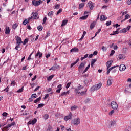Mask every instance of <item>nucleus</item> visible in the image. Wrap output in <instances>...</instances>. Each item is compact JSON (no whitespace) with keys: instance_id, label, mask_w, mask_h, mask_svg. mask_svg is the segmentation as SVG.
Instances as JSON below:
<instances>
[{"instance_id":"obj_1","label":"nucleus","mask_w":131,"mask_h":131,"mask_svg":"<svg viewBox=\"0 0 131 131\" xmlns=\"http://www.w3.org/2000/svg\"><path fill=\"white\" fill-rule=\"evenodd\" d=\"M113 62V61L111 60V61H108L106 62V66L107 67V71L106 72V74H109L110 73V71H111V70H112V69H114V68H116V67H119V66H114V67H111ZM110 67H111V68L109 69Z\"/></svg>"},{"instance_id":"obj_2","label":"nucleus","mask_w":131,"mask_h":131,"mask_svg":"<svg viewBox=\"0 0 131 131\" xmlns=\"http://www.w3.org/2000/svg\"><path fill=\"white\" fill-rule=\"evenodd\" d=\"M102 85L103 84H102V83H99V84L94 85L91 88V91L95 92V91H98V90H100V89L102 88Z\"/></svg>"},{"instance_id":"obj_3","label":"nucleus","mask_w":131,"mask_h":131,"mask_svg":"<svg viewBox=\"0 0 131 131\" xmlns=\"http://www.w3.org/2000/svg\"><path fill=\"white\" fill-rule=\"evenodd\" d=\"M86 92H88V90L86 89H84V90L83 89L82 90H75V93L76 94H78L79 95V96H83V95H85V94H86Z\"/></svg>"},{"instance_id":"obj_4","label":"nucleus","mask_w":131,"mask_h":131,"mask_svg":"<svg viewBox=\"0 0 131 131\" xmlns=\"http://www.w3.org/2000/svg\"><path fill=\"white\" fill-rule=\"evenodd\" d=\"M80 119L79 118H76L74 119L72 122V124L76 126H77V125H78V124H80Z\"/></svg>"},{"instance_id":"obj_5","label":"nucleus","mask_w":131,"mask_h":131,"mask_svg":"<svg viewBox=\"0 0 131 131\" xmlns=\"http://www.w3.org/2000/svg\"><path fill=\"white\" fill-rule=\"evenodd\" d=\"M37 16H38V13L32 12V16L29 18V20H31V19H32L33 20H34V19H38Z\"/></svg>"},{"instance_id":"obj_6","label":"nucleus","mask_w":131,"mask_h":131,"mask_svg":"<svg viewBox=\"0 0 131 131\" xmlns=\"http://www.w3.org/2000/svg\"><path fill=\"white\" fill-rule=\"evenodd\" d=\"M111 105L112 109L114 110H117V108H118V104L115 101H112Z\"/></svg>"},{"instance_id":"obj_7","label":"nucleus","mask_w":131,"mask_h":131,"mask_svg":"<svg viewBox=\"0 0 131 131\" xmlns=\"http://www.w3.org/2000/svg\"><path fill=\"white\" fill-rule=\"evenodd\" d=\"M43 2L41 0L36 1L34 0L32 1V4L35 6V7H37V6H39L40 4H42Z\"/></svg>"},{"instance_id":"obj_8","label":"nucleus","mask_w":131,"mask_h":131,"mask_svg":"<svg viewBox=\"0 0 131 131\" xmlns=\"http://www.w3.org/2000/svg\"><path fill=\"white\" fill-rule=\"evenodd\" d=\"M131 26H128L127 28L122 29L121 31L120 32L121 33H125L130 29Z\"/></svg>"},{"instance_id":"obj_9","label":"nucleus","mask_w":131,"mask_h":131,"mask_svg":"<svg viewBox=\"0 0 131 131\" xmlns=\"http://www.w3.org/2000/svg\"><path fill=\"white\" fill-rule=\"evenodd\" d=\"M37 121V120L36 118H34L33 120H30L28 122L27 124L28 125H30V124H32L33 125L34 124H35V123H36Z\"/></svg>"},{"instance_id":"obj_10","label":"nucleus","mask_w":131,"mask_h":131,"mask_svg":"<svg viewBox=\"0 0 131 131\" xmlns=\"http://www.w3.org/2000/svg\"><path fill=\"white\" fill-rule=\"evenodd\" d=\"M72 118V113H70L69 115L66 116L64 117V120L65 121H67L68 120H69V119H71Z\"/></svg>"},{"instance_id":"obj_11","label":"nucleus","mask_w":131,"mask_h":131,"mask_svg":"<svg viewBox=\"0 0 131 131\" xmlns=\"http://www.w3.org/2000/svg\"><path fill=\"white\" fill-rule=\"evenodd\" d=\"M16 44L21 45V43H23V41H22V39H21V37L19 36H16Z\"/></svg>"},{"instance_id":"obj_12","label":"nucleus","mask_w":131,"mask_h":131,"mask_svg":"<svg viewBox=\"0 0 131 131\" xmlns=\"http://www.w3.org/2000/svg\"><path fill=\"white\" fill-rule=\"evenodd\" d=\"M112 82H113V79H112V77L108 78V79L107 81V84L108 86H110L111 85H112Z\"/></svg>"},{"instance_id":"obj_13","label":"nucleus","mask_w":131,"mask_h":131,"mask_svg":"<svg viewBox=\"0 0 131 131\" xmlns=\"http://www.w3.org/2000/svg\"><path fill=\"white\" fill-rule=\"evenodd\" d=\"M87 7H89L90 10H93L94 9V4H93V2L90 1L87 4Z\"/></svg>"},{"instance_id":"obj_14","label":"nucleus","mask_w":131,"mask_h":131,"mask_svg":"<svg viewBox=\"0 0 131 131\" xmlns=\"http://www.w3.org/2000/svg\"><path fill=\"white\" fill-rule=\"evenodd\" d=\"M119 69L120 71H124L126 69V67L124 64H121L119 67Z\"/></svg>"},{"instance_id":"obj_15","label":"nucleus","mask_w":131,"mask_h":131,"mask_svg":"<svg viewBox=\"0 0 131 131\" xmlns=\"http://www.w3.org/2000/svg\"><path fill=\"white\" fill-rule=\"evenodd\" d=\"M11 33V29H10L9 27L7 26L5 28V34H10Z\"/></svg>"},{"instance_id":"obj_16","label":"nucleus","mask_w":131,"mask_h":131,"mask_svg":"<svg viewBox=\"0 0 131 131\" xmlns=\"http://www.w3.org/2000/svg\"><path fill=\"white\" fill-rule=\"evenodd\" d=\"M57 89L56 91V93H58V94H60L61 93V90H62V84H59L57 86Z\"/></svg>"},{"instance_id":"obj_17","label":"nucleus","mask_w":131,"mask_h":131,"mask_svg":"<svg viewBox=\"0 0 131 131\" xmlns=\"http://www.w3.org/2000/svg\"><path fill=\"white\" fill-rule=\"evenodd\" d=\"M100 20L101 21H105L107 20V16H105L104 15H101Z\"/></svg>"},{"instance_id":"obj_18","label":"nucleus","mask_w":131,"mask_h":131,"mask_svg":"<svg viewBox=\"0 0 131 131\" xmlns=\"http://www.w3.org/2000/svg\"><path fill=\"white\" fill-rule=\"evenodd\" d=\"M83 88L84 86L83 85L79 84L78 87L75 89V91H80V90H83Z\"/></svg>"},{"instance_id":"obj_19","label":"nucleus","mask_w":131,"mask_h":131,"mask_svg":"<svg viewBox=\"0 0 131 131\" xmlns=\"http://www.w3.org/2000/svg\"><path fill=\"white\" fill-rule=\"evenodd\" d=\"M38 56H39V58H41L42 57V53H40L39 50L38 51L37 54L35 55L36 57H38Z\"/></svg>"},{"instance_id":"obj_20","label":"nucleus","mask_w":131,"mask_h":131,"mask_svg":"<svg viewBox=\"0 0 131 131\" xmlns=\"http://www.w3.org/2000/svg\"><path fill=\"white\" fill-rule=\"evenodd\" d=\"M118 58L119 60H124L125 59V56L123 55V54H120L118 56Z\"/></svg>"},{"instance_id":"obj_21","label":"nucleus","mask_w":131,"mask_h":131,"mask_svg":"<svg viewBox=\"0 0 131 131\" xmlns=\"http://www.w3.org/2000/svg\"><path fill=\"white\" fill-rule=\"evenodd\" d=\"M95 26H96V21H93L90 25V29L92 30V29L94 28Z\"/></svg>"},{"instance_id":"obj_22","label":"nucleus","mask_w":131,"mask_h":131,"mask_svg":"<svg viewBox=\"0 0 131 131\" xmlns=\"http://www.w3.org/2000/svg\"><path fill=\"white\" fill-rule=\"evenodd\" d=\"M85 64L86 63L84 62H82L78 67V69H82V68H83L84 66H85Z\"/></svg>"},{"instance_id":"obj_23","label":"nucleus","mask_w":131,"mask_h":131,"mask_svg":"<svg viewBox=\"0 0 131 131\" xmlns=\"http://www.w3.org/2000/svg\"><path fill=\"white\" fill-rule=\"evenodd\" d=\"M131 16L129 14H126L125 17V19L121 20V22H124L125 20H127V19H129L130 18Z\"/></svg>"},{"instance_id":"obj_24","label":"nucleus","mask_w":131,"mask_h":131,"mask_svg":"<svg viewBox=\"0 0 131 131\" xmlns=\"http://www.w3.org/2000/svg\"><path fill=\"white\" fill-rule=\"evenodd\" d=\"M67 23H68V20H63L62 21V24H61V27H63V26H65V25H66V24H67Z\"/></svg>"},{"instance_id":"obj_25","label":"nucleus","mask_w":131,"mask_h":131,"mask_svg":"<svg viewBox=\"0 0 131 131\" xmlns=\"http://www.w3.org/2000/svg\"><path fill=\"white\" fill-rule=\"evenodd\" d=\"M120 28H118L116 31L113 32V34H111V35H115V34H118L119 33Z\"/></svg>"},{"instance_id":"obj_26","label":"nucleus","mask_w":131,"mask_h":131,"mask_svg":"<svg viewBox=\"0 0 131 131\" xmlns=\"http://www.w3.org/2000/svg\"><path fill=\"white\" fill-rule=\"evenodd\" d=\"M79 61V58H78L74 63H72L71 64V68H72L74 66V65H76L78 62Z\"/></svg>"},{"instance_id":"obj_27","label":"nucleus","mask_w":131,"mask_h":131,"mask_svg":"<svg viewBox=\"0 0 131 131\" xmlns=\"http://www.w3.org/2000/svg\"><path fill=\"white\" fill-rule=\"evenodd\" d=\"M70 92L69 91H68L66 92H62L61 93L60 96H65L66 95H69Z\"/></svg>"},{"instance_id":"obj_28","label":"nucleus","mask_w":131,"mask_h":131,"mask_svg":"<svg viewBox=\"0 0 131 131\" xmlns=\"http://www.w3.org/2000/svg\"><path fill=\"white\" fill-rule=\"evenodd\" d=\"M88 17H89V15H85L80 17V20H86L88 19Z\"/></svg>"},{"instance_id":"obj_29","label":"nucleus","mask_w":131,"mask_h":131,"mask_svg":"<svg viewBox=\"0 0 131 131\" xmlns=\"http://www.w3.org/2000/svg\"><path fill=\"white\" fill-rule=\"evenodd\" d=\"M97 62V59H93L91 61V67H93L94 66V64Z\"/></svg>"},{"instance_id":"obj_30","label":"nucleus","mask_w":131,"mask_h":131,"mask_svg":"<svg viewBox=\"0 0 131 131\" xmlns=\"http://www.w3.org/2000/svg\"><path fill=\"white\" fill-rule=\"evenodd\" d=\"M53 15H54V12L51 11L48 13V16L50 17V18H52V17H53Z\"/></svg>"},{"instance_id":"obj_31","label":"nucleus","mask_w":131,"mask_h":131,"mask_svg":"<svg viewBox=\"0 0 131 131\" xmlns=\"http://www.w3.org/2000/svg\"><path fill=\"white\" fill-rule=\"evenodd\" d=\"M78 51H79V50L76 47L73 48L71 50V52H78Z\"/></svg>"},{"instance_id":"obj_32","label":"nucleus","mask_w":131,"mask_h":131,"mask_svg":"<svg viewBox=\"0 0 131 131\" xmlns=\"http://www.w3.org/2000/svg\"><path fill=\"white\" fill-rule=\"evenodd\" d=\"M30 19H29V18H28V19H25L23 22V24H24V25H26V24H27V23H29V20Z\"/></svg>"},{"instance_id":"obj_33","label":"nucleus","mask_w":131,"mask_h":131,"mask_svg":"<svg viewBox=\"0 0 131 131\" xmlns=\"http://www.w3.org/2000/svg\"><path fill=\"white\" fill-rule=\"evenodd\" d=\"M90 66H91V64L89 63V65L86 67L85 69L83 72V73H85V72H86V71H88V70H89Z\"/></svg>"},{"instance_id":"obj_34","label":"nucleus","mask_w":131,"mask_h":131,"mask_svg":"<svg viewBox=\"0 0 131 131\" xmlns=\"http://www.w3.org/2000/svg\"><path fill=\"white\" fill-rule=\"evenodd\" d=\"M54 76H55V75H52L51 76H49L47 78V80H48L49 81H50V80H52V79H53V78H54Z\"/></svg>"},{"instance_id":"obj_35","label":"nucleus","mask_w":131,"mask_h":131,"mask_svg":"<svg viewBox=\"0 0 131 131\" xmlns=\"http://www.w3.org/2000/svg\"><path fill=\"white\" fill-rule=\"evenodd\" d=\"M84 3H82L79 5V9H81L84 7Z\"/></svg>"},{"instance_id":"obj_36","label":"nucleus","mask_w":131,"mask_h":131,"mask_svg":"<svg viewBox=\"0 0 131 131\" xmlns=\"http://www.w3.org/2000/svg\"><path fill=\"white\" fill-rule=\"evenodd\" d=\"M41 100V97H39V98L36 99V100L34 101V103H37V102H39V101H40Z\"/></svg>"},{"instance_id":"obj_37","label":"nucleus","mask_w":131,"mask_h":131,"mask_svg":"<svg viewBox=\"0 0 131 131\" xmlns=\"http://www.w3.org/2000/svg\"><path fill=\"white\" fill-rule=\"evenodd\" d=\"M18 23H15V24H13L12 25V28H13V29H16V28L18 27Z\"/></svg>"},{"instance_id":"obj_38","label":"nucleus","mask_w":131,"mask_h":131,"mask_svg":"<svg viewBox=\"0 0 131 131\" xmlns=\"http://www.w3.org/2000/svg\"><path fill=\"white\" fill-rule=\"evenodd\" d=\"M77 106H75V105H74V106H72L71 107V110L72 111H74V110H77Z\"/></svg>"},{"instance_id":"obj_39","label":"nucleus","mask_w":131,"mask_h":131,"mask_svg":"<svg viewBox=\"0 0 131 131\" xmlns=\"http://www.w3.org/2000/svg\"><path fill=\"white\" fill-rule=\"evenodd\" d=\"M23 91H24V87L23 86L21 89H19L17 91V93H23Z\"/></svg>"},{"instance_id":"obj_40","label":"nucleus","mask_w":131,"mask_h":131,"mask_svg":"<svg viewBox=\"0 0 131 131\" xmlns=\"http://www.w3.org/2000/svg\"><path fill=\"white\" fill-rule=\"evenodd\" d=\"M43 117L44 119H45V120H47V119H48V118H49V115L45 114L43 115Z\"/></svg>"},{"instance_id":"obj_41","label":"nucleus","mask_w":131,"mask_h":131,"mask_svg":"<svg viewBox=\"0 0 131 131\" xmlns=\"http://www.w3.org/2000/svg\"><path fill=\"white\" fill-rule=\"evenodd\" d=\"M37 97V95H36V94H32L31 96L32 99H35V98H36Z\"/></svg>"},{"instance_id":"obj_42","label":"nucleus","mask_w":131,"mask_h":131,"mask_svg":"<svg viewBox=\"0 0 131 131\" xmlns=\"http://www.w3.org/2000/svg\"><path fill=\"white\" fill-rule=\"evenodd\" d=\"M114 110H112L111 112H109L108 115H110V116H111L114 113Z\"/></svg>"},{"instance_id":"obj_43","label":"nucleus","mask_w":131,"mask_h":131,"mask_svg":"<svg viewBox=\"0 0 131 131\" xmlns=\"http://www.w3.org/2000/svg\"><path fill=\"white\" fill-rule=\"evenodd\" d=\"M16 124V123L15 122H13L11 124H8V126L11 127V126H13Z\"/></svg>"},{"instance_id":"obj_44","label":"nucleus","mask_w":131,"mask_h":131,"mask_svg":"<svg viewBox=\"0 0 131 131\" xmlns=\"http://www.w3.org/2000/svg\"><path fill=\"white\" fill-rule=\"evenodd\" d=\"M32 54H33V52H32L31 54L29 56L28 58V61H30V60H31V56H32Z\"/></svg>"},{"instance_id":"obj_45","label":"nucleus","mask_w":131,"mask_h":131,"mask_svg":"<svg viewBox=\"0 0 131 131\" xmlns=\"http://www.w3.org/2000/svg\"><path fill=\"white\" fill-rule=\"evenodd\" d=\"M10 126H9V124L7 125L6 126H5L4 128H3L4 130H8V128H9Z\"/></svg>"},{"instance_id":"obj_46","label":"nucleus","mask_w":131,"mask_h":131,"mask_svg":"<svg viewBox=\"0 0 131 131\" xmlns=\"http://www.w3.org/2000/svg\"><path fill=\"white\" fill-rule=\"evenodd\" d=\"M85 34H86V31H84L83 33V35L81 38V39H83V37H84V36H85Z\"/></svg>"},{"instance_id":"obj_47","label":"nucleus","mask_w":131,"mask_h":131,"mask_svg":"<svg viewBox=\"0 0 131 131\" xmlns=\"http://www.w3.org/2000/svg\"><path fill=\"white\" fill-rule=\"evenodd\" d=\"M62 11H63V9H60L57 11V13H56V15H58V14H60V13H62Z\"/></svg>"},{"instance_id":"obj_48","label":"nucleus","mask_w":131,"mask_h":131,"mask_svg":"<svg viewBox=\"0 0 131 131\" xmlns=\"http://www.w3.org/2000/svg\"><path fill=\"white\" fill-rule=\"evenodd\" d=\"M45 104L43 103H41L38 105V108H41V107H43Z\"/></svg>"},{"instance_id":"obj_49","label":"nucleus","mask_w":131,"mask_h":131,"mask_svg":"<svg viewBox=\"0 0 131 131\" xmlns=\"http://www.w3.org/2000/svg\"><path fill=\"white\" fill-rule=\"evenodd\" d=\"M106 26H109L110 25H111V21H107L106 23Z\"/></svg>"},{"instance_id":"obj_50","label":"nucleus","mask_w":131,"mask_h":131,"mask_svg":"<svg viewBox=\"0 0 131 131\" xmlns=\"http://www.w3.org/2000/svg\"><path fill=\"white\" fill-rule=\"evenodd\" d=\"M27 42H28V39L26 38L25 39L24 41L23 42V44L24 45H25V44L27 43Z\"/></svg>"},{"instance_id":"obj_51","label":"nucleus","mask_w":131,"mask_h":131,"mask_svg":"<svg viewBox=\"0 0 131 131\" xmlns=\"http://www.w3.org/2000/svg\"><path fill=\"white\" fill-rule=\"evenodd\" d=\"M38 30H39L40 31H41L42 30V26H39L38 27Z\"/></svg>"},{"instance_id":"obj_52","label":"nucleus","mask_w":131,"mask_h":131,"mask_svg":"<svg viewBox=\"0 0 131 131\" xmlns=\"http://www.w3.org/2000/svg\"><path fill=\"white\" fill-rule=\"evenodd\" d=\"M115 53V51L112 50L111 51V54H110V56H113V55H114V53Z\"/></svg>"},{"instance_id":"obj_53","label":"nucleus","mask_w":131,"mask_h":131,"mask_svg":"<svg viewBox=\"0 0 131 131\" xmlns=\"http://www.w3.org/2000/svg\"><path fill=\"white\" fill-rule=\"evenodd\" d=\"M16 45H16V46L15 47V50L18 51V49H19V48H20V45L21 44H16Z\"/></svg>"},{"instance_id":"obj_54","label":"nucleus","mask_w":131,"mask_h":131,"mask_svg":"<svg viewBox=\"0 0 131 131\" xmlns=\"http://www.w3.org/2000/svg\"><path fill=\"white\" fill-rule=\"evenodd\" d=\"M102 50L103 51H107V48L105 47V46H102Z\"/></svg>"},{"instance_id":"obj_55","label":"nucleus","mask_w":131,"mask_h":131,"mask_svg":"<svg viewBox=\"0 0 131 131\" xmlns=\"http://www.w3.org/2000/svg\"><path fill=\"white\" fill-rule=\"evenodd\" d=\"M11 85L15 86L16 85V81H12L11 83Z\"/></svg>"},{"instance_id":"obj_56","label":"nucleus","mask_w":131,"mask_h":131,"mask_svg":"<svg viewBox=\"0 0 131 131\" xmlns=\"http://www.w3.org/2000/svg\"><path fill=\"white\" fill-rule=\"evenodd\" d=\"M60 127H61V129L62 131L65 130V126H64L61 125V126H60Z\"/></svg>"},{"instance_id":"obj_57","label":"nucleus","mask_w":131,"mask_h":131,"mask_svg":"<svg viewBox=\"0 0 131 131\" xmlns=\"http://www.w3.org/2000/svg\"><path fill=\"white\" fill-rule=\"evenodd\" d=\"M115 123H116V122H115V121H112L111 122V125H114Z\"/></svg>"},{"instance_id":"obj_58","label":"nucleus","mask_w":131,"mask_h":131,"mask_svg":"<svg viewBox=\"0 0 131 131\" xmlns=\"http://www.w3.org/2000/svg\"><path fill=\"white\" fill-rule=\"evenodd\" d=\"M50 96V94H47L46 96H45V98H44V99L45 100H47V99H48V98H49V96Z\"/></svg>"},{"instance_id":"obj_59","label":"nucleus","mask_w":131,"mask_h":131,"mask_svg":"<svg viewBox=\"0 0 131 131\" xmlns=\"http://www.w3.org/2000/svg\"><path fill=\"white\" fill-rule=\"evenodd\" d=\"M49 70H56V67H52L50 69H49Z\"/></svg>"},{"instance_id":"obj_60","label":"nucleus","mask_w":131,"mask_h":131,"mask_svg":"<svg viewBox=\"0 0 131 131\" xmlns=\"http://www.w3.org/2000/svg\"><path fill=\"white\" fill-rule=\"evenodd\" d=\"M47 22V17H45L43 19V24H45Z\"/></svg>"},{"instance_id":"obj_61","label":"nucleus","mask_w":131,"mask_h":131,"mask_svg":"<svg viewBox=\"0 0 131 131\" xmlns=\"http://www.w3.org/2000/svg\"><path fill=\"white\" fill-rule=\"evenodd\" d=\"M3 116H4V117H6L7 116V115H8V114L7 113H6V112H4L2 114Z\"/></svg>"},{"instance_id":"obj_62","label":"nucleus","mask_w":131,"mask_h":131,"mask_svg":"<svg viewBox=\"0 0 131 131\" xmlns=\"http://www.w3.org/2000/svg\"><path fill=\"white\" fill-rule=\"evenodd\" d=\"M71 84V83L70 82L68 83L66 86L67 89H68V88L70 86Z\"/></svg>"},{"instance_id":"obj_63","label":"nucleus","mask_w":131,"mask_h":131,"mask_svg":"<svg viewBox=\"0 0 131 131\" xmlns=\"http://www.w3.org/2000/svg\"><path fill=\"white\" fill-rule=\"evenodd\" d=\"M89 13H91V10L85 11L84 13V15H86V14H89Z\"/></svg>"},{"instance_id":"obj_64","label":"nucleus","mask_w":131,"mask_h":131,"mask_svg":"<svg viewBox=\"0 0 131 131\" xmlns=\"http://www.w3.org/2000/svg\"><path fill=\"white\" fill-rule=\"evenodd\" d=\"M59 8H60V5H59V4H57V5L55 6V9H59Z\"/></svg>"}]
</instances>
